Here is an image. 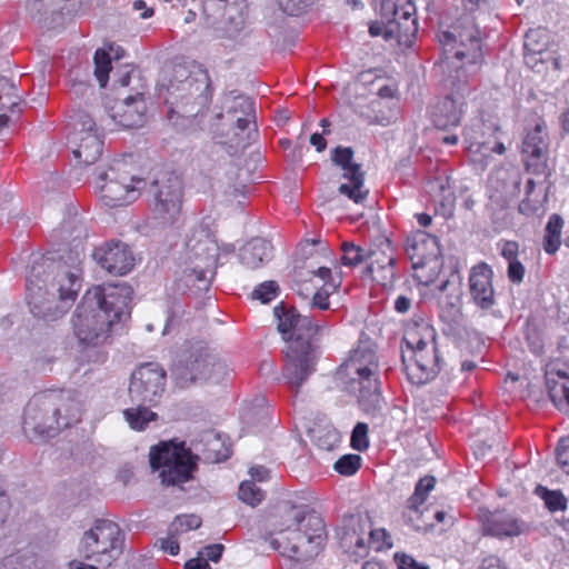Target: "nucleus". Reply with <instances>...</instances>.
Instances as JSON below:
<instances>
[{
  "mask_svg": "<svg viewBox=\"0 0 569 569\" xmlns=\"http://www.w3.org/2000/svg\"><path fill=\"white\" fill-rule=\"evenodd\" d=\"M131 296L132 290L126 283L87 290L71 320L79 343L84 347L106 343L112 327L130 317Z\"/></svg>",
  "mask_w": 569,
  "mask_h": 569,
  "instance_id": "1",
  "label": "nucleus"
},
{
  "mask_svg": "<svg viewBox=\"0 0 569 569\" xmlns=\"http://www.w3.org/2000/svg\"><path fill=\"white\" fill-rule=\"evenodd\" d=\"M41 267L33 266L27 278L28 305L31 313L47 321L61 317L81 289V269L60 266L48 280L40 278Z\"/></svg>",
  "mask_w": 569,
  "mask_h": 569,
  "instance_id": "2",
  "label": "nucleus"
},
{
  "mask_svg": "<svg viewBox=\"0 0 569 569\" xmlns=\"http://www.w3.org/2000/svg\"><path fill=\"white\" fill-rule=\"evenodd\" d=\"M219 123L214 129L216 141L207 144L202 150L203 156L212 158L213 161L223 159L224 153H230L226 149L246 148L257 132L254 123V103L243 94L234 91L224 96L222 110L217 114Z\"/></svg>",
  "mask_w": 569,
  "mask_h": 569,
  "instance_id": "3",
  "label": "nucleus"
},
{
  "mask_svg": "<svg viewBox=\"0 0 569 569\" xmlns=\"http://www.w3.org/2000/svg\"><path fill=\"white\" fill-rule=\"evenodd\" d=\"M337 378L349 393L357 397L362 410L380 409L379 359L373 342L361 340L338 369Z\"/></svg>",
  "mask_w": 569,
  "mask_h": 569,
  "instance_id": "4",
  "label": "nucleus"
},
{
  "mask_svg": "<svg viewBox=\"0 0 569 569\" xmlns=\"http://www.w3.org/2000/svg\"><path fill=\"white\" fill-rule=\"evenodd\" d=\"M436 339L435 328L425 319H413L406 325L401 357L411 383L426 385L439 373L440 358Z\"/></svg>",
  "mask_w": 569,
  "mask_h": 569,
  "instance_id": "5",
  "label": "nucleus"
},
{
  "mask_svg": "<svg viewBox=\"0 0 569 569\" xmlns=\"http://www.w3.org/2000/svg\"><path fill=\"white\" fill-rule=\"evenodd\" d=\"M325 539V522L319 515L290 508L284 516V527L270 545L282 556L300 561L316 556Z\"/></svg>",
  "mask_w": 569,
  "mask_h": 569,
  "instance_id": "6",
  "label": "nucleus"
},
{
  "mask_svg": "<svg viewBox=\"0 0 569 569\" xmlns=\"http://www.w3.org/2000/svg\"><path fill=\"white\" fill-rule=\"evenodd\" d=\"M219 246L208 224L196 226L186 242L183 276L184 287L207 290L217 267Z\"/></svg>",
  "mask_w": 569,
  "mask_h": 569,
  "instance_id": "7",
  "label": "nucleus"
},
{
  "mask_svg": "<svg viewBox=\"0 0 569 569\" xmlns=\"http://www.w3.org/2000/svg\"><path fill=\"white\" fill-rule=\"evenodd\" d=\"M418 31L412 0H382L379 19L369 27L372 37H382L398 46L411 47Z\"/></svg>",
  "mask_w": 569,
  "mask_h": 569,
  "instance_id": "8",
  "label": "nucleus"
},
{
  "mask_svg": "<svg viewBox=\"0 0 569 569\" xmlns=\"http://www.w3.org/2000/svg\"><path fill=\"white\" fill-rule=\"evenodd\" d=\"M161 86L168 91L166 101L190 116L197 114L210 101V77L200 68L189 73L186 67L176 66L173 79Z\"/></svg>",
  "mask_w": 569,
  "mask_h": 569,
  "instance_id": "9",
  "label": "nucleus"
},
{
  "mask_svg": "<svg viewBox=\"0 0 569 569\" xmlns=\"http://www.w3.org/2000/svg\"><path fill=\"white\" fill-rule=\"evenodd\" d=\"M79 411L74 409L70 416H61L53 396L41 395L32 398L23 416L24 429H30L42 437H54L62 428L78 421Z\"/></svg>",
  "mask_w": 569,
  "mask_h": 569,
  "instance_id": "10",
  "label": "nucleus"
},
{
  "mask_svg": "<svg viewBox=\"0 0 569 569\" xmlns=\"http://www.w3.org/2000/svg\"><path fill=\"white\" fill-rule=\"evenodd\" d=\"M150 466L159 471L162 483L176 486L191 478L196 467L194 459L183 445L163 442L151 448Z\"/></svg>",
  "mask_w": 569,
  "mask_h": 569,
  "instance_id": "11",
  "label": "nucleus"
},
{
  "mask_svg": "<svg viewBox=\"0 0 569 569\" xmlns=\"http://www.w3.org/2000/svg\"><path fill=\"white\" fill-rule=\"evenodd\" d=\"M148 201L150 210L161 224L176 223L182 210V182L173 173H162L149 186Z\"/></svg>",
  "mask_w": 569,
  "mask_h": 569,
  "instance_id": "12",
  "label": "nucleus"
},
{
  "mask_svg": "<svg viewBox=\"0 0 569 569\" xmlns=\"http://www.w3.org/2000/svg\"><path fill=\"white\" fill-rule=\"evenodd\" d=\"M122 537L119 526L111 520H97L83 533L79 552L88 560L109 567L121 550Z\"/></svg>",
  "mask_w": 569,
  "mask_h": 569,
  "instance_id": "13",
  "label": "nucleus"
},
{
  "mask_svg": "<svg viewBox=\"0 0 569 569\" xmlns=\"http://www.w3.org/2000/svg\"><path fill=\"white\" fill-rule=\"evenodd\" d=\"M97 187L103 204L114 208L136 201L146 181L130 176L122 163H117L99 174Z\"/></svg>",
  "mask_w": 569,
  "mask_h": 569,
  "instance_id": "14",
  "label": "nucleus"
},
{
  "mask_svg": "<svg viewBox=\"0 0 569 569\" xmlns=\"http://www.w3.org/2000/svg\"><path fill=\"white\" fill-rule=\"evenodd\" d=\"M445 60L453 64L452 59L466 60V64L476 66L482 59L480 31L470 21H463L439 36Z\"/></svg>",
  "mask_w": 569,
  "mask_h": 569,
  "instance_id": "15",
  "label": "nucleus"
},
{
  "mask_svg": "<svg viewBox=\"0 0 569 569\" xmlns=\"http://www.w3.org/2000/svg\"><path fill=\"white\" fill-rule=\"evenodd\" d=\"M283 378L298 389L316 371L319 352L311 340H292L284 351Z\"/></svg>",
  "mask_w": 569,
  "mask_h": 569,
  "instance_id": "16",
  "label": "nucleus"
},
{
  "mask_svg": "<svg viewBox=\"0 0 569 569\" xmlns=\"http://www.w3.org/2000/svg\"><path fill=\"white\" fill-rule=\"evenodd\" d=\"M69 143L74 158L87 166L100 158L103 147L102 134L91 116L84 112L74 116Z\"/></svg>",
  "mask_w": 569,
  "mask_h": 569,
  "instance_id": "17",
  "label": "nucleus"
},
{
  "mask_svg": "<svg viewBox=\"0 0 569 569\" xmlns=\"http://www.w3.org/2000/svg\"><path fill=\"white\" fill-rule=\"evenodd\" d=\"M166 389V371L158 363H144L132 373L129 397L133 403L157 405Z\"/></svg>",
  "mask_w": 569,
  "mask_h": 569,
  "instance_id": "18",
  "label": "nucleus"
},
{
  "mask_svg": "<svg viewBox=\"0 0 569 569\" xmlns=\"http://www.w3.org/2000/svg\"><path fill=\"white\" fill-rule=\"evenodd\" d=\"M302 281L310 282L312 289L316 290L309 302L310 307L318 308L320 310H327L329 308V297L336 292L340 286V280L332 278L330 268H315L312 263L308 264L306 272H297V279L293 287L300 297L308 299L310 289L306 288L305 291L301 283Z\"/></svg>",
  "mask_w": 569,
  "mask_h": 569,
  "instance_id": "19",
  "label": "nucleus"
},
{
  "mask_svg": "<svg viewBox=\"0 0 569 569\" xmlns=\"http://www.w3.org/2000/svg\"><path fill=\"white\" fill-rule=\"evenodd\" d=\"M226 373V363L208 351L190 355L188 359L183 362L180 361L173 369V375L182 385L198 379L218 382Z\"/></svg>",
  "mask_w": 569,
  "mask_h": 569,
  "instance_id": "20",
  "label": "nucleus"
},
{
  "mask_svg": "<svg viewBox=\"0 0 569 569\" xmlns=\"http://www.w3.org/2000/svg\"><path fill=\"white\" fill-rule=\"evenodd\" d=\"M331 160L343 170V178L348 180L339 186L338 192L355 203H362L369 191L365 188V173L361 171L360 164L352 161V149L349 147L335 148Z\"/></svg>",
  "mask_w": 569,
  "mask_h": 569,
  "instance_id": "21",
  "label": "nucleus"
},
{
  "mask_svg": "<svg viewBox=\"0 0 569 569\" xmlns=\"http://www.w3.org/2000/svg\"><path fill=\"white\" fill-rule=\"evenodd\" d=\"M201 18L214 30L238 29L243 23V2L238 0H213L201 2Z\"/></svg>",
  "mask_w": 569,
  "mask_h": 569,
  "instance_id": "22",
  "label": "nucleus"
},
{
  "mask_svg": "<svg viewBox=\"0 0 569 569\" xmlns=\"http://www.w3.org/2000/svg\"><path fill=\"white\" fill-rule=\"evenodd\" d=\"M548 132L543 121L537 122L522 141V154L526 167L537 176L549 174L548 168Z\"/></svg>",
  "mask_w": 569,
  "mask_h": 569,
  "instance_id": "23",
  "label": "nucleus"
},
{
  "mask_svg": "<svg viewBox=\"0 0 569 569\" xmlns=\"http://www.w3.org/2000/svg\"><path fill=\"white\" fill-rule=\"evenodd\" d=\"M273 313L278 320V330L288 343L292 340H311L318 332V326L308 316H301L295 309L277 306Z\"/></svg>",
  "mask_w": 569,
  "mask_h": 569,
  "instance_id": "24",
  "label": "nucleus"
},
{
  "mask_svg": "<svg viewBox=\"0 0 569 569\" xmlns=\"http://www.w3.org/2000/svg\"><path fill=\"white\" fill-rule=\"evenodd\" d=\"M94 257L98 263L109 273L123 276L130 272L134 266V257L128 244L123 242H108L96 250Z\"/></svg>",
  "mask_w": 569,
  "mask_h": 569,
  "instance_id": "25",
  "label": "nucleus"
},
{
  "mask_svg": "<svg viewBox=\"0 0 569 569\" xmlns=\"http://www.w3.org/2000/svg\"><path fill=\"white\" fill-rule=\"evenodd\" d=\"M546 383L553 405L569 413V363L553 360L546 367Z\"/></svg>",
  "mask_w": 569,
  "mask_h": 569,
  "instance_id": "26",
  "label": "nucleus"
},
{
  "mask_svg": "<svg viewBox=\"0 0 569 569\" xmlns=\"http://www.w3.org/2000/svg\"><path fill=\"white\" fill-rule=\"evenodd\" d=\"M492 277V269L486 262H479L469 272V293L471 300L483 310H488L495 305Z\"/></svg>",
  "mask_w": 569,
  "mask_h": 569,
  "instance_id": "27",
  "label": "nucleus"
},
{
  "mask_svg": "<svg viewBox=\"0 0 569 569\" xmlns=\"http://www.w3.org/2000/svg\"><path fill=\"white\" fill-rule=\"evenodd\" d=\"M405 249L413 269L423 268L437 261L439 256L438 239L421 230L412 232L407 238Z\"/></svg>",
  "mask_w": 569,
  "mask_h": 569,
  "instance_id": "28",
  "label": "nucleus"
},
{
  "mask_svg": "<svg viewBox=\"0 0 569 569\" xmlns=\"http://www.w3.org/2000/svg\"><path fill=\"white\" fill-rule=\"evenodd\" d=\"M111 110V120L123 128H138L144 123L147 106L142 93L124 98Z\"/></svg>",
  "mask_w": 569,
  "mask_h": 569,
  "instance_id": "29",
  "label": "nucleus"
},
{
  "mask_svg": "<svg viewBox=\"0 0 569 569\" xmlns=\"http://www.w3.org/2000/svg\"><path fill=\"white\" fill-rule=\"evenodd\" d=\"M465 104L466 100L462 93L447 96L435 107L432 112L435 126L440 129L458 126Z\"/></svg>",
  "mask_w": 569,
  "mask_h": 569,
  "instance_id": "30",
  "label": "nucleus"
},
{
  "mask_svg": "<svg viewBox=\"0 0 569 569\" xmlns=\"http://www.w3.org/2000/svg\"><path fill=\"white\" fill-rule=\"evenodd\" d=\"M527 525L511 513L497 511L490 513L483 523V530L487 535L503 538L515 537L526 532Z\"/></svg>",
  "mask_w": 569,
  "mask_h": 569,
  "instance_id": "31",
  "label": "nucleus"
},
{
  "mask_svg": "<svg viewBox=\"0 0 569 569\" xmlns=\"http://www.w3.org/2000/svg\"><path fill=\"white\" fill-rule=\"evenodd\" d=\"M521 183L520 173L515 168H500L493 171L489 178V187L501 200H509L519 193Z\"/></svg>",
  "mask_w": 569,
  "mask_h": 569,
  "instance_id": "32",
  "label": "nucleus"
},
{
  "mask_svg": "<svg viewBox=\"0 0 569 569\" xmlns=\"http://www.w3.org/2000/svg\"><path fill=\"white\" fill-rule=\"evenodd\" d=\"M272 253L271 243L262 238H254L248 241L241 249L239 258L248 269H258L268 260Z\"/></svg>",
  "mask_w": 569,
  "mask_h": 569,
  "instance_id": "33",
  "label": "nucleus"
},
{
  "mask_svg": "<svg viewBox=\"0 0 569 569\" xmlns=\"http://www.w3.org/2000/svg\"><path fill=\"white\" fill-rule=\"evenodd\" d=\"M21 102L17 84L10 78L0 76V129L8 124V112H14Z\"/></svg>",
  "mask_w": 569,
  "mask_h": 569,
  "instance_id": "34",
  "label": "nucleus"
},
{
  "mask_svg": "<svg viewBox=\"0 0 569 569\" xmlns=\"http://www.w3.org/2000/svg\"><path fill=\"white\" fill-rule=\"evenodd\" d=\"M395 263L396 259L391 254L377 252L368 267V271L379 284L390 287L396 278Z\"/></svg>",
  "mask_w": 569,
  "mask_h": 569,
  "instance_id": "35",
  "label": "nucleus"
},
{
  "mask_svg": "<svg viewBox=\"0 0 569 569\" xmlns=\"http://www.w3.org/2000/svg\"><path fill=\"white\" fill-rule=\"evenodd\" d=\"M120 48H114L113 44H109L107 48H100L96 51L94 61V76L101 88H104L109 80V72L111 71V56L119 59Z\"/></svg>",
  "mask_w": 569,
  "mask_h": 569,
  "instance_id": "36",
  "label": "nucleus"
},
{
  "mask_svg": "<svg viewBox=\"0 0 569 569\" xmlns=\"http://www.w3.org/2000/svg\"><path fill=\"white\" fill-rule=\"evenodd\" d=\"M440 317L448 323H459L462 319L461 290L455 288V292L439 299Z\"/></svg>",
  "mask_w": 569,
  "mask_h": 569,
  "instance_id": "37",
  "label": "nucleus"
},
{
  "mask_svg": "<svg viewBox=\"0 0 569 569\" xmlns=\"http://www.w3.org/2000/svg\"><path fill=\"white\" fill-rule=\"evenodd\" d=\"M365 530L362 521L358 517H350L346 523L337 530L339 546L343 552L349 553L353 550L356 539Z\"/></svg>",
  "mask_w": 569,
  "mask_h": 569,
  "instance_id": "38",
  "label": "nucleus"
},
{
  "mask_svg": "<svg viewBox=\"0 0 569 569\" xmlns=\"http://www.w3.org/2000/svg\"><path fill=\"white\" fill-rule=\"evenodd\" d=\"M144 403H137V407L128 408L123 411V417L128 422L129 427L133 430H143L149 422L154 421L158 416L151 411Z\"/></svg>",
  "mask_w": 569,
  "mask_h": 569,
  "instance_id": "39",
  "label": "nucleus"
},
{
  "mask_svg": "<svg viewBox=\"0 0 569 569\" xmlns=\"http://www.w3.org/2000/svg\"><path fill=\"white\" fill-rule=\"evenodd\" d=\"M342 257L341 263L343 266L355 267L366 261L368 258L373 259L377 256V251L368 250L366 251L359 246H356L352 242H343L341 244Z\"/></svg>",
  "mask_w": 569,
  "mask_h": 569,
  "instance_id": "40",
  "label": "nucleus"
},
{
  "mask_svg": "<svg viewBox=\"0 0 569 569\" xmlns=\"http://www.w3.org/2000/svg\"><path fill=\"white\" fill-rule=\"evenodd\" d=\"M206 458L216 462L226 460L230 456V449L224 446L219 435L206 433Z\"/></svg>",
  "mask_w": 569,
  "mask_h": 569,
  "instance_id": "41",
  "label": "nucleus"
},
{
  "mask_svg": "<svg viewBox=\"0 0 569 569\" xmlns=\"http://www.w3.org/2000/svg\"><path fill=\"white\" fill-rule=\"evenodd\" d=\"M436 478L427 476L421 478L416 485L413 495L408 500V507L411 510H418L419 506L423 503L428 493L435 488Z\"/></svg>",
  "mask_w": 569,
  "mask_h": 569,
  "instance_id": "42",
  "label": "nucleus"
},
{
  "mask_svg": "<svg viewBox=\"0 0 569 569\" xmlns=\"http://www.w3.org/2000/svg\"><path fill=\"white\" fill-rule=\"evenodd\" d=\"M238 496L240 500L251 507L258 506L264 498L263 491L253 481H242Z\"/></svg>",
  "mask_w": 569,
  "mask_h": 569,
  "instance_id": "43",
  "label": "nucleus"
},
{
  "mask_svg": "<svg viewBox=\"0 0 569 569\" xmlns=\"http://www.w3.org/2000/svg\"><path fill=\"white\" fill-rule=\"evenodd\" d=\"M538 490L542 491V499L547 506V508L552 511H561L567 507V499L559 490H548L539 487Z\"/></svg>",
  "mask_w": 569,
  "mask_h": 569,
  "instance_id": "44",
  "label": "nucleus"
},
{
  "mask_svg": "<svg viewBox=\"0 0 569 569\" xmlns=\"http://www.w3.org/2000/svg\"><path fill=\"white\" fill-rule=\"evenodd\" d=\"M361 465V458L358 455H345L335 463V470L343 476L353 475Z\"/></svg>",
  "mask_w": 569,
  "mask_h": 569,
  "instance_id": "45",
  "label": "nucleus"
},
{
  "mask_svg": "<svg viewBox=\"0 0 569 569\" xmlns=\"http://www.w3.org/2000/svg\"><path fill=\"white\" fill-rule=\"evenodd\" d=\"M278 291L279 286L276 281H264L252 291L251 297L260 300L262 303H269L277 297Z\"/></svg>",
  "mask_w": 569,
  "mask_h": 569,
  "instance_id": "46",
  "label": "nucleus"
},
{
  "mask_svg": "<svg viewBox=\"0 0 569 569\" xmlns=\"http://www.w3.org/2000/svg\"><path fill=\"white\" fill-rule=\"evenodd\" d=\"M351 447L358 451H363L369 447L368 425L358 422L351 433Z\"/></svg>",
  "mask_w": 569,
  "mask_h": 569,
  "instance_id": "47",
  "label": "nucleus"
},
{
  "mask_svg": "<svg viewBox=\"0 0 569 569\" xmlns=\"http://www.w3.org/2000/svg\"><path fill=\"white\" fill-rule=\"evenodd\" d=\"M545 37L542 30H530L525 37V49L529 52L527 56V63L529 59L535 54L542 53V46L539 44V40Z\"/></svg>",
  "mask_w": 569,
  "mask_h": 569,
  "instance_id": "48",
  "label": "nucleus"
},
{
  "mask_svg": "<svg viewBox=\"0 0 569 569\" xmlns=\"http://www.w3.org/2000/svg\"><path fill=\"white\" fill-rule=\"evenodd\" d=\"M201 525V519L194 515L178 516L171 523V530L176 532H183L198 529Z\"/></svg>",
  "mask_w": 569,
  "mask_h": 569,
  "instance_id": "49",
  "label": "nucleus"
},
{
  "mask_svg": "<svg viewBox=\"0 0 569 569\" xmlns=\"http://www.w3.org/2000/svg\"><path fill=\"white\" fill-rule=\"evenodd\" d=\"M280 8L290 16H299L312 3V0H277Z\"/></svg>",
  "mask_w": 569,
  "mask_h": 569,
  "instance_id": "50",
  "label": "nucleus"
},
{
  "mask_svg": "<svg viewBox=\"0 0 569 569\" xmlns=\"http://www.w3.org/2000/svg\"><path fill=\"white\" fill-rule=\"evenodd\" d=\"M369 543L376 550H381L385 547H391L390 536L385 529H371L369 531Z\"/></svg>",
  "mask_w": 569,
  "mask_h": 569,
  "instance_id": "51",
  "label": "nucleus"
},
{
  "mask_svg": "<svg viewBox=\"0 0 569 569\" xmlns=\"http://www.w3.org/2000/svg\"><path fill=\"white\" fill-rule=\"evenodd\" d=\"M395 561L399 569H429L428 566L419 563L411 556L406 553H396Z\"/></svg>",
  "mask_w": 569,
  "mask_h": 569,
  "instance_id": "52",
  "label": "nucleus"
},
{
  "mask_svg": "<svg viewBox=\"0 0 569 569\" xmlns=\"http://www.w3.org/2000/svg\"><path fill=\"white\" fill-rule=\"evenodd\" d=\"M395 561L399 569H429L428 566L419 563L411 556L406 553H396Z\"/></svg>",
  "mask_w": 569,
  "mask_h": 569,
  "instance_id": "53",
  "label": "nucleus"
},
{
  "mask_svg": "<svg viewBox=\"0 0 569 569\" xmlns=\"http://www.w3.org/2000/svg\"><path fill=\"white\" fill-rule=\"evenodd\" d=\"M557 461L561 469L569 476V441H561L557 449Z\"/></svg>",
  "mask_w": 569,
  "mask_h": 569,
  "instance_id": "54",
  "label": "nucleus"
},
{
  "mask_svg": "<svg viewBox=\"0 0 569 569\" xmlns=\"http://www.w3.org/2000/svg\"><path fill=\"white\" fill-rule=\"evenodd\" d=\"M525 267L518 260H511L508 266V277L515 283L523 280Z\"/></svg>",
  "mask_w": 569,
  "mask_h": 569,
  "instance_id": "55",
  "label": "nucleus"
},
{
  "mask_svg": "<svg viewBox=\"0 0 569 569\" xmlns=\"http://www.w3.org/2000/svg\"><path fill=\"white\" fill-rule=\"evenodd\" d=\"M353 550L349 551L351 556H355L356 559L363 558L368 553V546L366 540V532L362 531L361 536H359L355 543H353Z\"/></svg>",
  "mask_w": 569,
  "mask_h": 569,
  "instance_id": "56",
  "label": "nucleus"
},
{
  "mask_svg": "<svg viewBox=\"0 0 569 569\" xmlns=\"http://www.w3.org/2000/svg\"><path fill=\"white\" fill-rule=\"evenodd\" d=\"M222 551H223V546L220 543H216V545L204 547L201 552V556L207 561L211 560L213 562H217L221 558Z\"/></svg>",
  "mask_w": 569,
  "mask_h": 569,
  "instance_id": "57",
  "label": "nucleus"
},
{
  "mask_svg": "<svg viewBox=\"0 0 569 569\" xmlns=\"http://www.w3.org/2000/svg\"><path fill=\"white\" fill-rule=\"evenodd\" d=\"M563 220L559 214H552L546 226V233L561 236Z\"/></svg>",
  "mask_w": 569,
  "mask_h": 569,
  "instance_id": "58",
  "label": "nucleus"
},
{
  "mask_svg": "<svg viewBox=\"0 0 569 569\" xmlns=\"http://www.w3.org/2000/svg\"><path fill=\"white\" fill-rule=\"evenodd\" d=\"M559 247H560V236L546 233L545 240H543L545 251L549 254H553L558 251Z\"/></svg>",
  "mask_w": 569,
  "mask_h": 569,
  "instance_id": "59",
  "label": "nucleus"
},
{
  "mask_svg": "<svg viewBox=\"0 0 569 569\" xmlns=\"http://www.w3.org/2000/svg\"><path fill=\"white\" fill-rule=\"evenodd\" d=\"M492 445L487 443L482 440H475L473 441V453L477 459L486 458L491 450Z\"/></svg>",
  "mask_w": 569,
  "mask_h": 569,
  "instance_id": "60",
  "label": "nucleus"
},
{
  "mask_svg": "<svg viewBox=\"0 0 569 569\" xmlns=\"http://www.w3.org/2000/svg\"><path fill=\"white\" fill-rule=\"evenodd\" d=\"M160 548L171 556L178 555L180 550L178 541L173 538L161 539Z\"/></svg>",
  "mask_w": 569,
  "mask_h": 569,
  "instance_id": "61",
  "label": "nucleus"
},
{
  "mask_svg": "<svg viewBox=\"0 0 569 569\" xmlns=\"http://www.w3.org/2000/svg\"><path fill=\"white\" fill-rule=\"evenodd\" d=\"M249 475L251 476L253 482L263 481L268 478L269 471L264 467L257 466L250 468Z\"/></svg>",
  "mask_w": 569,
  "mask_h": 569,
  "instance_id": "62",
  "label": "nucleus"
},
{
  "mask_svg": "<svg viewBox=\"0 0 569 569\" xmlns=\"http://www.w3.org/2000/svg\"><path fill=\"white\" fill-rule=\"evenodd\" d=\"M184 569H211V567L204 558L200 557L188 560Z\"/></svg>",
  "mask_w": 569,
  "mask_h": 569,
  "instance_id": "63",
  "label": "nucleus"
},
{
  "mask_svg": "<svg viewBox=\"0 0 569 569\" xmlns=\"http://www.w3.org/2000/svg\"><path fill=\"white\" fill-rule=\"evenodd\" d=\"M517 251H518V246L516 242H506L503 246H502V249H501V254L509 260V262L511 260H515V257L517 254Z\"/></svg>",
  "mask_w": 569,
  "mask_h": 569,
  "instance_id": "64",
  "label": "nucleus"
}]
</instances>
